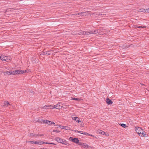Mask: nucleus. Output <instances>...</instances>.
<instances>
[{"label": "nucleus", "instance_id": "nucleus-1", "mask_svg": "<svg viewBox=\"0 0 149 149\" xmlns=\"http://www.w3.org/2000/svg\"><path fill=\"white\" fill-rule=\"evenodd\" d=\"M0 58L2 60H4L8 62L10 60L11 58L10 57L4 56L3 55H1L0 56Z\"/></svg>", "mask_w": 149, "mask_h": 149}, {"label": "nucleus", "instance_id": "nucleus-2", "mask_svg": "<svg viewBox=\"0 0 149 149\" xmlns=\"http://www.w3.org/2000/svg\"><path fill=\"white\" fill-rule=\"evenodd\" d=\"M79 145L81 146L82 147L86 149H91L93 148L91 146H89L87 145L86 143H79Z\"/></svg>", "mask_w": 149, "mask_h": 149}, {"label": "nucleus", "instance_id": "nucleus-3", "mask_svg": "<svg viewBox=\"0 0 149 149\" xmlns=\"http://www.w3.org/2000/svg\"><path fill=\"white\" fill-rule=\"evenodd\" d=\"M52 108H51V109H53L54 108H56L57 109H61L62 107V106L61 105V103H58L56 105H54V106L52 105Z\"/></svg>", "mask_w": 149, "mask_h": 149}, {"label": "nucleus", "instance_id": "nucleus-4", "mask_svg": "<svg viewBox=\"0 0 149 149\" xmlns=\"http://www.w3.org/2000/svg\"><path fill=\"white\" fill-rule=\"evenodd\" d=\"M55 140L58 143H61L62 144H65V140L62 139L60 138H56L55 139Z\"/></svg>", "mask_w": 149, "mask_h": 149}, {"label": "nucleus", "instance_id": "nucleus-5", "mask_svg": "<svg viewBox=\"0 0 149 149\" xmlns=\"http://www.w3.org/2000/svg\"><path fill=\"white\" fill-rule=\"evenodd\" d=\"M43 144H51L55 145V144L53 143H47L45 142H43L41 141H39L37 142V144L39 145H42Z\"/></svg>", "mask_w": 149, "mask_h": 149}, {"label": "nucleus", "instance_id": "nucleus-6", "mask_svg": "<svg viewBox=\"0 0 149 149\" xmlns=\"http://www.w3.org/2000/svg\"><path fill=\"white\" fill-rule=\"evenodd\" d=\"M135 130L136 132H137V133H138L139 135V133L140 132H142L143 130L140 127H136L135 128Z\"/></svg>", "mask_w": 149, "mask_h": 149}, {"label": "nucleus", "instance_id": "nucleus-7", "mask_svg": "<svg viewBox=\"0 0 149 149\" xmlns=\"http://www.w3.org/2000/svg\"><path fill=\"white\" fill-rule=\"evenodd\" d=\"M106 102L108 104H111L113 103V102L108 98H107Z\"/></svg>", "mask_w": 149, "mask_h": 149}, {"label": "nucleus", "instance_id": "nucleus-8", "mask_svg": "<svg viewBox=\"0 0 149 149\" xmlns=\"http://www.w3.org/2000/svg\"><path fill=\"white\" fill-rule=\"evenodd\" d=\"M19 71H18V70H16L15 71H12L10 70V74H18V72H19Z\"/></svg>", "mask_w": 149, "mask_h": 149}, {"label": "nucleus", "instance_id": "nucleus-9", "mask_svg": "<svg viewBox=\"0 0 149 149\" xmlns=\"http://www.w3.org/2000/svg\"><path fill=\"white\" fill-rule=\"evenodd\" d=\"M143 132V130L142 132H140L139 133V136H144L145 137H147V135L146 134H145Z\"/></svg>", "mask_w": 149, "mask_h": 149}, {"label": "nucleus", "instance_id": "nucleus-10", "mask_svg": "<svg viewBox=\"0 0 149 149\" xmlns=\"http://www.w3.org/2000/svg\"><path fill=\"white\" fill-rule=\"evenodd\" d=\"M42 121L43 123H45L48 125L50 124V121L48 120H42Z\"/></svg>", "mask_w": 149, "mask_h": 149}, {"label": "nucleus", "instance_id": "nucleus-11", "mask_svg": "<svg viewBox=\"0 0 149 149\" xmlns=\"http://www.w3.org/2000/svg\"><path fill=\"white\" fill-rule=\"evenodd\" d=\"M2 73L4 74V75H6L7 74H8V75H10V71H6L5 72L4 71H3L2 72Z\"/></svg>", "mask_w": 149, "mask_h": 149}, {"label": "nucleus", "instance_id": "nucleus-12", "mask_svg": "<svg viewBox=\"0 0 149 149\" xmlns=\"http://www.w3.org/2000/svg\"><path fill=\"white\" fill-rule=\"evenodd\" d=\"M85 33V31H78L77 34L79 35H84V33Z\"/></svg>", "mask_w": 149, "mask_h": 149}, {"label": "nucleus", "instance_id": "nucleus-13", "mask_svg": "<svg viewBox=\"0 0 149 149\" xmlns=\"http://www.w3.org/2000/svg\"><path fill=\"white\" fill-rule=\"evenodd\" d=\"M73 142L77 143H79V140L77 138H74V139H73Z\"/></svg>", "mask_w": 149, "mask_h": 149}, {"label": "nucleus", "instance_id": "nucleus-14", "mask_svg": "<svg viewBox=\"0 0 149 149\" xmlns=\"http://www.w3.org/2000/svg\"><path fill=\"white\" fill-rule=\"evenodd\" d=\"M18 71H19V72H18V74H21L22 73H23L26 72L27 71V70H19Z\"/></svg>", "mask_w": 149, "mask_h": 149}, {"label": "nucleus", "instance_id": "nucleus-15", "mask_svg": "<svg viewBox=\"0 0 149 149\" xmlns=\"http://www.w3.org/2000/svg\"><path fill=\"white\" fill-rule=\"evenodd\" d=\"M146 9H143V8H141L139 9L138 11L140 12H143L144 13L146 12Z\"/></svg>", "mask_w": 149, "mask_h": 149}, {"label": "nucleus", "instance_id": "nucleus-16", "mask_svg": "<svg viewBox=\"0 0 149 149\" xmlns=\"http://www.w3.org/2000/svg\"><path fill=\"white\" fill-rule=\"evenodd\" d=\"M97 132H97L98 133H99V134H101L104 135V134H105V132H104L103 131H102L101 130H100L99 131H98Z\"/></svg>", "mask_w": 149, "mask_h": 149}, {"label": "nucleus", "instance_id": "nucleus-17", "mask_svg": "<svg viewBox=\"0 0 149 149\" xmlns=\"http://www.w3.org/2000/svg\"><path fill=\"white\" fill-rule=\"evenodd\" d=\"M52 105H49V106H48L45 105L43 107H42V108L43 109H47V107H49L50 108H52Z\"/></svg>", "mask_w": 149, "mask_h": 149}, {"label": "nucleus", "instance_id": "nucleus-18", "mask_svg": "<svg viewBox=\"0 0 149 149\" xmlns=\"http://www.w3.org/2000/svg\"><path fill=\"white\" fill-rule=\"evenodd\" d=\"M8 105H10V104H9V103L7 101L6 102H5L4 103V106H8Z\"/></svg>", "mask_w": 149, "mask_h": 149}, {"label": "nucleus", "instance_id": "nucleus-19", "mask_svg": "<svg viewBox=\"0 0 149 149\" xmlns=\"http://www.w3.org/2000/svg\"><path fill=\"white\" fill-rule=\"evenodd\" d=\"M50 51H47V52H43V55H46V54H48L49 55L50 54V53H49Z\"/></svg>", "mask_w": 149, "mask_h": 149}, {"label": "nucleus", "instance_id": "nucleus-20", "mask_svg": "<svg viewBox=\"0 0 149 149\" xmlns=\"http://www.w3.org/2000/svg\"><path fill=\"white\" fill-rule=\"evenodd\" d=\"M86 12H81V13H78V14H74V15H81L82 14H83V13H85Z\"/></svg>", "mask_w": 149, "mask_h": 149}, {"label": "nucleus", "instance_id": "nucleus-21", "mask_svg": "<svg viewBox=\"0 0 149 149\" xmlns=\"http://www.w3.org/2000/svg\"><path fill=\"white\" fill-rule=\"evenodd\" d=\"M78 31H74L72 32V34L74 35H78L77 34Z\"/></svg>", "mask_w": 149, "mask_h": 149}, {"label": "nucleus", "instance_id": "nucleus-22", "mask_svg": "<svg viewBox=\"0 0 149 149\" xmlns=\"http://www.w3.org/2000/svg\"><path fill=\"white\" fill-rule=\"evenodd\" d=\"M94 33L95 34H97V33H98V30H95V31H93ZM99 34H100V33L99 32Z\"/></svg>", "mask_w": 149, "mask_h": 149}, {"label": "nucleus", "instance_id": "nucleus-23", "mask_svg": "<svg viewBox=\"0 0 149 149\" xmlns=\"http://www.w3.org/2000/svg\"><path fill=\"white\" fill-rule=\"evenodd\" d=\"M120 125L123 127H124V128H125L126 127V125L125 124H120Z\"/></svg>", "mask_w": 149, "mask_h": 149}, {"label": "nucleus", "instance_id": "nucleus-24", "mask_svg": "<svg viewBox=\"0 0 149 149\" xmlns=\"http://www.w3.org/2000/svg\"><path fill=\"white\" fill-rule=\"evenodd\" d=\"M72 100H79L80 99L79 98H72Z\"/></svg>", "mask_w": 149, "mask_h": 149}, {"label": "nucleus", "instance_id": "nucleus-25", "mask_svg": "<svg viewBox=\"0 0 149 149\" xmlns=\"http://www.w3.org/2000/svg\"><path fill=\"white\" fill-rule=\"evenodd\" d=\"M53 132H60L58 130H54L53 131Z\"/></svg>", "mask_w": 149, "mask_h": 149}, {"label": "nucleus", "instance_id": "nucleus-26", "mask_svg": "<svg viewBox=\"0 0 149 149\" xmlns=\"http://www.w3.org/2000/svg\"><path fill=\"white\" fill-rule=\"evenodd\" d=\"M72 118H73V120H75L76 121L77 120V119H78V117H73Z\"/></svg>", "mask_w": 149, "mask_h": 149}, {"label": "nucleus", "instance_id": "nucleus-27", "mask_svg": "<svg viewBox=\"0 0 149 149\" xmlns=\"http://www.w3.org/2000/svg\"><path fill=\"white\" fill-rule=\"evenodd\" d=\"M85 33H84V35H88L89 34V32H85Z\"/></svg>", "mask_w": 149, "mask_h": 149}, {"label": "nucleus", "instance_id": "nucleus-28", "mask_svg": "<svg viewBox=\"0 0 149 149\" xmlns=\"http://www.w3.org/2000/svg\"><path fill=\"white\" fill-rule=\"evenodd\" d=\"M146 12L147 13H149V8L146 9Z\"/></svg>", "mask_w": 149, "mask_h": 149}, {"label": "nucleus", "instance_id": "nucleus-29", "mask_svg": "<svg viewBox=\"0 0 149 149\" xmlns=\"http://www.w3.org/2000/svg\"><path fill=\"white\" fill-rule=\"evenodd\" d=\"M36 134L33 135V134H32V133H31V134H30V136H36Z\"/></svg>", "mask_w": 149, "mask_h": 149}, {"label": "nucleus", "instance_id": "nucleus-30", "mask_svg": "<svg viewBox=\"0 0 149 149\" xmlns=\"http://www.w3.org/2000/svg\"><path fill=\"white\" fill-rule=\"evenodd\" d=\"M93 33H94V32H93V31H90L89 32L90 34H93Z\"/></svg>", "mask_w": 149, "mask_h": 149}, {"label": "nucleus", "instance_id": "nucleus-31", "mask_svg": "<svg viewBox=\"0 0 149 149\" xmlns=\"http://www.w3.org/2000/svg\"><path fill=\"white\" fill-rule=\"evenodd\" d=\"M59 127L61 128L62 129H64V127L61 125L59 126Z\"/></svg>", "mask_w": 149, "mask_h": 149}, {"label": "nucleus", "instance_id": "nucleus-32", "mask_svg": "<svg viewBox=\"0 0 149 149\" xmlns=\"http://www.w3.org/2000/svg\"><path fill=\"white\" fill-rule=\"evenodd\" d=\"M27 142L29 143H34V141H29Z\"/></svg>", "mask_w": 149, "mask_h": 149}, {"label": "nucleus", "instance_id": "nucleus-33", "mask_svg": "<svg viewBox=\"0 0 149 149\" xmlns=\"http://www.w3.org/2000/svg\"><path fill=\"white\" fill-rule=\"evenodd\" d=\"M69 139L71 141H73V139H73L72 137H70Z\"/></svg>", "mask_w": 149, "mask_h": 149}, {"label": "nucleus", "instance_id": "nucleus-34", "mask_svg": "<svg viewBox=\"0 0 149 149\" xmlns=\"http://www.w3.org/2000/svg\"><path fill=\"white\" fill-rule=\"evenodd\" d=\"M78 132L81 133V134H83V132L82 131H78Z\"/></svg>", "mask_w": 149, "mask_h": 149}, {"label": "nucleus", "instance_id": "nucleus-35", "mask_svg": "<svg viewBox=\"0 0 149 149\" xmlns=\"http://www.w3.org/2000/svg\"><path fill=\"white\" fill-rule=\"evenodd\" d=\"M43 135V134H39V135H36V136H42Z\"/></svg>", "mask_w": 149, "mask_h": 149}, {"label": "nucleus", "instance_id": "nucleus-36", "mask_svg": "<svg viewBox=\"0 0 149 149\" xmlns=\"http://www.w3.org/2000/svg\"><path fill=\"white\" fill-rule=\"evenodd\" d=\"M55 124L54 123L51 122V121H50V124L52 125V124Z\"/></svg>", "mask_w": 149, "mask_h": 149}, {"label": "nucleus", "instance_id": "nucleus-37", "mask_svg": "<svg viewBox=\"0 0 149 149\" xmlns=\"http://www.w3.org/2000/svg\"><path fill=\"white\" fill-rule=\"evenodd\" d=\"M86 12L85 13H83V14H82V15H83V16L84 15H86V13H88V12Z\"/></svg>", "mask_w": 149, "mask_h": 149}, {"label": "nucleus", "instance_id": "nucleus-38", "mask_svg": "<svg viewBox=\"0 0 149 149\" xmlns=\"http://www.w3.org/2000/svg\"><path fill=\"white\" fill-rule=\"evenodd\" d=\"M83 134L85 135H87V134H88V133H87L86 132H84V133H83Z\"/></svg>", "mask_w": 149, "mask_h": 149}, {"label": "nucleus", "instance_id": "nucleus-39", "mask_svg": "<svg viewBox=\"0 0 149 149\" xmlns=\"http://www.w3.org/2000/svg\"><path fill=\"white\" fill-rule=\"evenodd\" d=\"M76 121L78 123L81 122V121L79 120H76Z\"/></svg>", "mask_w": 149, "mask_h": 149}, {"label": "nucleus", "instance_id": "nucleus-40", "mask_svg": "<svg viewBox=\"0 0 149 149\" xmlns=\"http://www.w3.org/2000/svg\"><path fill=\"white\" fill-rule=\"evenodd\" d=\"M97 15H102V13H101L100 14V13H99V14H96Z\"/></svg>", "mask_w": 149, "mask_h": 149}, {"label": "nucleus", "instance_id": "nucleus-41", "mask_svg": "<svg viewBox=\"0 0 149 149\" xmlns=\"http://www.w3.org/2000/svg\"><path fill=\"white\" fill-rule=\"evenodd\" d=\"M87 135H88V136H93L92 135H91L90 134H88H88H87Z\"/></svg>", "mask_w": 149, "mask_h": 149}, {"label": "nucleus", "instance_id": "nucleus-42", "mask_svg": "<svg viewBox=\"0 0 149 149\" xmlns=\"http://www.w3.org/2000/svg\"><path fill=\"white\" fill-rule=\"evenodd\" d=\"M37 141H35V142H34V143L35 144H37Z\"/></svg>", "mask_w": 149, "mask_h": 149}, {"label": "nucleus", "instance_id": "nucleus-43", "mask_svg": "<svg viewBox=\"0 0 149 149\" xmlns=\"http://www.w3.org/2000/svg\"><path fill=\"white\" fill-rule=\"evenodd\" d=\"M104 135H106V136H108V135H109V134L105 133V134H104Z\"/></svg>", "mask_w": 149, "mask_h": 149}, {"label": "nucleus", "instance_id": "nucleus-44", "mask_svg": "<svg viewBox=\"0 0 149 149\" xmlns=\"http://www.w3.org/2000/svg\"><path fill=\"white\" fill-rule=\"evenodd\" d=\"M68 107L69 108V106H66V109H67Z\"/></svg>", "mask_w": 149, "mask_h": 149}, {"label": "nucleus", "instance_id": "nucleus-45", "mask_svg": "<svg viewBox=\"0 0 149 149\" xmlns=\"http://www.w3.org/2000/svg\"><path fill=\"white\" fill-rule=\"evenodd\" d=\"M144 27H142V26H139L138 28H143Z\"/></svg>", "mask_w": 149, "mask_h": 149}, {"label": "nucleus", "instance_id": "nucleus-46", "mask_svg": "<svg viewBox=\"0 0 149 149\" xmlns=\"http://www.w3.org/2000/svg\"><path fill=\"white\" fill-rule=\"evenodd\" d=\"M9 10H10V11L11 10H10V9H8L7 10H6V11H9Z\"/></svg>", "mask_w": 149, "mask_h": 149}, {"label": "nucleus", "instance_id": "nucleus-47", "mask_svg": "<svg viewBox=\"0 0 149 149\" xmlns=\"http://www.w3.org/2000/svg\"><path fill=\"white\" fill-rule=\"evenodd\" d=\"M65 130H68V129H66V128Z\"/></svg>", "mask_w": 149, "mask_h": 149}, {"label": "nucleus", "instance_id": "nucleus-48", "mask_svg": "<svg viewBox=\"0 0 149 149\" xmlns=\"http://www.w3.org/2000/svg\"><path fill=\"white\" fill-rule=\"evenodd\" d=\"M92 148H93L91 149H91H94L93 148V147H92Z\"/></svg>", "mask_w": 149, "mask_h": 149}, {"label": "nucleus", "instance_id": "nucleus-49", "mask_svg": "<svg viewBox=\"0 0 149 149\" xmlns=\"http://www.w3.org/2000/svg\"><path fill=\"white\" fill-rule=\"evenodd\" d=\"M78 130H77L76 131V132H78Z\"/></svg>", "mask_w": 149, "mask_h": 149}, {"label": "nucleus", "instance_id": "nucleus-50", "mask_svg": "<svg viewBox=\"0 0 149 149\" xmlns=\"http://www.w3.org/2000/svg\"><path fill=\"white\" fill-rule=\"evenodd\" d=\"M44 149H47L45 148H44Z\"/></svg>", "mask_w": 149, "mask_h": 149}]
</instances>
